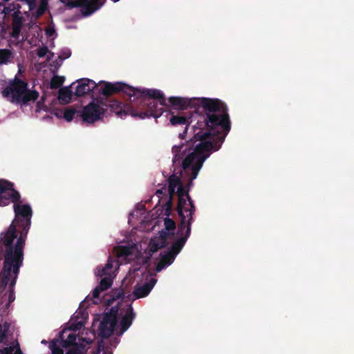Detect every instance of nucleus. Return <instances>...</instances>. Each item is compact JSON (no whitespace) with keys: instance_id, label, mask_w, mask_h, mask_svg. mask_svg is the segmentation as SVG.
I'll return each mask as SVG.
<instances>
[{"instance_id":"9","label":"nucleus","mask_w":354,"mask_h":354,"mask_svg":"<svg viewBox=\"0 0 354 354\" xmlns=\"http://www.w3.org/2000/svg\"><path fill=\"white\" fill-rule=\"evenodd\" d=\"M140 106H142L140 104ZM106 106L105 109L109 108L112 112L115 113L120 118H123L127 115H131L133 117H138L141 113V111H145L147 110V107L143 108L141 106V109L138 113L136 110L133 109V108L123 104L116 100L107 101L104 99V107Z\"/></svg>"},{"instance_id":"37","label":"nucleus","mask_w":354,"mask_h":354,"mask_svg":"<svg viewBox=\"0 0 354 354\" xmlns=\"http://www.w3.org/2000/svg\"><path fill=\"white\" fill-rule=\"evenodd\" d=\"M28 5L29 12H32L36 8V0H16Z\"/></svg>"},{"instance_id":"14","label":"nucleus","mask_w":354,"mask_h":354,"mask_svg":"<svg viewBox=\"0 0 354 354\" xmlns=\"http://www.w3.org/2000/svg\"><path fill=\"white\" fill-rule=\"evenodd\" d=\"M169 238V233L162 230L160 232L159 237L152 239L149 243L150 252L154 253L159 249L165 248L168 245L167 239Z\"/></svg>"},{"instance_id":"1","label":"nucleus","mask_w":354,"mask_h":354,"mask_svg":"<svg viewBox=\"0 0 354 354\" xmlns=\"http://www.w3.org/2000/svg\"><path fill=\"white\" fill-rule=\"evenodd\" d=\"M15 218L5 232L0 234V305L8 309L15 299V286L23 266L24 249L31 225L32 210L21 199L13 205Z\"/></svg>"},{"instance_id":"5","label":"nucleus","mask_w":354,"mask_h":354,"mask_svg":"<svg viewBox=\"0 0 354 354\" xmlns=\"http://www.w3.org/2000/svg\"><path fill=\"white\" fill-rule=\"evenodd\" d=\"M207 156H203L198 159L196 164L192 169V172H189V174H184L183 180H185L186 177H187V181L186 182L185 185L183 183L176 189V194L178 196L176 210L182 209V207L185 204V199L187 200L188 205H191L192 209L194 208V201L189 196V192L191 187L193 186V180L196 178L199 171L203 167V162L207 159Z\"/></svg>"},{"instance_id":"51","label":"nucleus","mask_w":354,"mask_h":354,"mask_svg":"<svg viewBox=\"0 0 354 354\" xmlns=\"http://www.w3.org/2000/svg\"><path fill=\"white\" fill-rule=\"evenodd\" d=\"M46 342V340H43V341L41 342V343H42V344H45Z\"/></svg>"},{"instance_id":"46","label":"nucleus","mask_w":354,"mask_h":354,"mask_svg":"<svg viewBox=\"0 0 354 354\" xmlns=\"http://www.w3.org/2000/svg\"><path fill=\"white\" fill-rule=\"evenodd\" d=\"M10 324H9L8 322H5L2 324V327H3V328L4 331H6V333H8V331L9 330V329H10Z\"/></svg>"},{"instance_id":"10","label":"nucleus","mask_w":354,"mask_h":354,"mask_svg":"<svg viewBox=\"0 0 354 354\" xmlns=\"http://www.w3.org/2000/svg\"><path fill=\"white\" fill-rule=\"evenodd\" d=\"M103 3L102 0H67L65 6L69 9L81 8L82 15L88 16L98 10Z\"/></svg>"},{"instance_id":"43","label":"nucleus","mask_w":354,"mask_h":354,"mask_svg":"<svg viewBox=\"0 0 354 354\" xmlns=\"http://www.w3.org/2000/svg\"><path fill=\"white\" fill-rule=\"evenodd\" d=\"M46 35L48 37H50L52 36L53 34L55 33V30L54 28H48L47 29H46Z\"/></svg>"},{"instance_id":"28","label":"nucleus","mask_w":354,"mask_h":354,"mask_svg":"<svg viewBox=\"0 0 354 354\" xmlns=\"http://www.w3.org/2000/svg\"><path fill=\"white\" fill-rule=\"evenodd\" d=\"M65 77L63 76L54 75L50 82V88L51 89H57L59 88L64 83Z\"/></svg>"},{"instance_id":"49","label":"nucleus","mask_w":354,"mask_h":354,"mask_svg":"<svg viewBox=\"0 0 354 354\" xmlns=\"http://www.w3.org/2000/svg\"><path fill=\"white\" fill-rule=\"evenodd\" d=\"M62 3L66 4V2L67 1L66 0H60Z\"/></svg>"},{"instance_id":"33","label":"nucleus","mask_w":354,"mask_h":354,"mask_svg":"<svg viewBox=\"0 0 354 354\" xmlns=\"http://www.w3.org/2000/svg\"><path fill=\"white\" fill-rule=\"evenodd\" d=\"M118 310L115 307H112L109 313L104 314V316H108L109 319H110L112 322L117 324L118 322Z\"/></svg>"},{"instance_id":"50","label":"nucleus","mask_w":354,"mask_h":354,"mask_svg":"<svg viewBox=\"0 0 354 354\" xmlns=\"http://www.w3.org/2000/svg\"><path fill=\"white\" fill-rule=\"evenodd\" d=\"M24 14L26 15H28L29 12H25Z\"/></svg>"},{"instance_id":"15","label":"nucleus","mask_w":354,"mask_h":354,"mask_svg":"<svg viewBox=\"0 0 354 354\" xmlns=\"http://www.w3.org/2000/svg\"><path fill=\"white\" fill-rule=\"evenodd\" d=\"M116 323L109 319L108 316H104L99 326V335L103 338L109 337L114 331Z\"/></svg>"},{"instance_id":"32","label":"nucleus","mask_w":354,"mask_h":354,"mask_svg":"<svg viewBox=\"0 0 354 354\" xmlns=\"http://www.w3.org/2000/svg\"><path fill=\"white\" fill-rule=\"evenodd\" d=\"M21 6L19 3H10L8 6H5L3 10V12L5 15H10L12 11H20Z\"/></svg>"},{"instance_id":"47","label":"nucleus","mask_w":354,"mask_h":354,"mask_svg":"<svg viewBox=\"0 0 354 354\" xmlns=\"http://www.w3.org/2000/svg\"><path fill=\"white\" fill-rule=\"evenodd\" d=\"M123 291L119 290L115 296H113V299H120L123 296Z\"/></svg>"},{"instance_id":"4","label":"nucleus","mask_w":354,"mask_h":354,"mask_svg":"<svg viewBox=\"0 0 354 354\" xmlns=\"http://www.w3.org/2000/svg\"><path fill=\"white\" fill-rule=\"evenodd\" d=\"M101 83L103 84L101 87V93L105 97L111 96L120 92L126 94L130 100L132 97H138L140 100L142 106L143 108H148L147 110L141 111L139 115V118L140 119L151 117L156 119L163 113V106H168L167 100L163 93L160 90L139 89L122 82L111 83L102 82Z\"/></svg>"},{"instance_id":"11","label":"nucleus","mask_w":354,"mask_h":354,"mask_svg":"<svg viewBox=\"0 0 354 354\" xmlns=\"http://www.w3.org/2000/svg\"><path fill=\"white\" fill-rule=\"evenodd\" d=\"M28 88V83L15 77L10 86L6 87L2 91L4 97L11 95L12 102H19V99Z\"/></svg>"},{"instance_id":"22","label":"nucleus","mask_w":354,"mask_h":354,"mask_svg":"<svg viewBox=\"0 0 354 354\" xmlns=\"http://www.w3.org/2000/svg\"><path fill=\"white\" fill-rule=\"evenodd\" d=\"M72 93L70 87L61 88L58 92V99L62 104H68L71 100Z\"/></svg>"},{"instance_id":"18","label":"nucleus","mask_w":354,"mask_h":354,"mask_svg":"<svg viewBox=\"0 0 354 354\" xmlns=\"http://www.w3.org/2000/svg\"><path fill=\"white\" fill-rule=\"evenodd\" d=\"M156 281L155 279H151L149 282L145 283L142 286H135L133 292L135 297L140 299L147 297L154 286Z\"/></svg>"},{"instance_id":"6","label":"nucleus","mask_w":354,"mask_h":354,"mask_svg":"<svg viewBox=\"0 0 354 354\" xmlns=\"http://www.w3.org/2000/svg\"><path fill=\"white\" fill-rule=\"evenodd\" d=\"M107 110L104 107V99L97 98L85 106L80 113V118L86 123L92 124L100 119L101 115Z\"/></svg>"},{"instance_id":"39","label":"nucleus","mask_w":354,"mask_h":354,"mask_svg":"<svg viewBox=\"0 0 354 354\" xmlns=\"http://www.w3.org/2000/svg\"><path fill=\"white\" fill-rule=\"evenodd\" d=\"M168 194L169 196V201H167V206L168 208H171L172 206L173 203V197L176 194V189H171V187H168Z\"/></svg>"},{"instance_id":"40","label":"nucleus","mask_w":354,"mask_h":354,"mask_svg":"<svg viewBox=\"0 0 354 354\" xmlns=\"http://www.w3.org/2000/svg\"><path fill=\"white\" fill-rule=\"evenodd\" d=\"M6 334L7 333H6V331H4V330L2 327V324L0 322V342H3L6 339V337H7Z\"/></svg>"},{"instance_id":"45","label":"nucleus","mask_w":354,"mask_h":354,"mask_svg":"<svg viewBox=\"0 0 354 354\" xmlns=\"http://www.w3.org/2000/svg\"><path fill=\"white\" fill-rule=\"evenodd\" d=\"M66 354H81L80 350L77 348H71L68 350Z\"/></svg>"},{"instance_id":"38","label":"nucleus","mask_w":354,"mask_h":354,"mask_svg":"<svg viewBox=\"0 0 354 354\" xmlns=\"http://www.w3.org/2000/svg\"><path fill=\"white\" fill-rule=\"evenodd\" d=\"M48 52V48L46 46H43L37 49V55L39 57H44Z\"/></svg>"},{"instance_id":"20","label":"nucleus","mask_w":354,"mask_h":354,"mask_svg":"<svg viewBox=\"0 0 354 354\" xmlns=\"http://www.w3.org/2000/svg\"><path fill=\"white\" fill-rule=\"evenodd\" d=\"M190 236V228L188 227L187 232L184 236L179 237L176 241H174L170 248L169 249L174 255H177L183 249L187 240Z\"/></svg>"},{"instance_id":"7","label":"nucleus","mask_w":354,"mask_h":354,"mask_svg":"<svg viewBox=\"0 0 354 354\" xmlns=\"http://www.w3.org/2000/svg\"><path fill=\"white\" fill-rule=\"evenodd\" d=\"M19 192L15 189L14 184L7 180L0 179V206L8 205L10 203L19 202Z\"/></svg>"},{"instance_id":"42","label":"nucleus","mask_w":354,"mask_h":354,"mask_svg":"<svg viewBox=\"0 0 354 354\" xmlns=\"http://www.w3.org/2000/svg\"><path fill=\"white\" fill-rule=\"evenodd\" d=\"M13 349L12 348H5L2 352V354H22L20 350L17 351L15 353H13Z\"/></svg>"},{"instance_id":"3","label":"nucleus","mask_w":354,"mask_h":354,"mask_svg":"<svg viewBox=\"0 0 354 354\" xmlns=\"http://www.w3.org/2000/svg\"><path fill=\"white\" fill-rule=\"evenodd\" d=\"M168 102L174 109H194V112L203 113L192 126L198 129L210 127L215 129L221 127L228 129L231 122L227 104L218 98L198 97L188 100L180 97H170Z\"/></svg>"},{"instance_id":"36","label":"nucleus","mask_w":354,"mask_h":354,"mask_svg":"<svg viewBox=\"0 0 354 354\" xmlns=\"http://www.w3.org/2000/svg\"><path fill=\"white\" fill-rule=\"evenodd\" d=\"M71 51L70 49L68 48H64V49H62L61 51H60V53L58 56V58L61 60V61H63L66 59H68L71 57Z\"/></svg>"},{"instance_id":"16","label":"nucleus","mask_w":354,"mask_h":354,"mask_svg":"<svg viewBox=\"0 0 354 354\" xmlns=\"http://www.w3.org/2000/svg\"><path fill=\"white\" fill-rule=\"evenodd\" d=\"M136 317V314L131 305H129L124 315L120 321V330L117 333L118 335H122L131 326L133 320Z\"/></svg>"},{"instance_id":"48","label":"nucleus","mask_w":354,"mask_h":354,"mask_svg":"<svg viewBox=\"0 0 354 354\" xmlns=\"http://www.w3.org/2000/svg\"><path fill=\"white\" fill-rule=\"evenodd\" d=\"M134 97H135V99H133V101H135V100L136 99L138 101L139 104H140V100L139 98H138V97H136V96ZM140 110H142L141 109V106L139 105V109L137 111L139 113Z\"/></svg>"},{"instance_id":"13","label":"nucleus","mask_w":354,"mask_h":354,"mask_svg":"<svg viewBox=\"0 0 354 354\" xmlns=\"http://www.w3.org/2000/svg\"><path fill=\"white\" fill-rule=\"evenodd\" d=\"M24 19L21 16V11H15L12 14V32L10 33L12 37L19 38L24 26Z\"/></svg>"},{"instance_id":"19","label":"nucleus","mask_w":354,"mask_h":354,"mask_svg":"<svg viewBox=\"0 0 354 354\" xmlns=\"http://www.w3.org/2000/svg\"><path fill=\"white\" fill-rule=\"evenodd\" d=\"M176 255H174L169 250L160 254V260L156 266V270L158 272L161 271L165 267L171 265L175 260Z\"/></svg>"},{"instance_id":"24","label":"nucleus","mask_w":354,"mask_h":354,"mask_svg":"<svg viewBox=\"0 0 354 354\" xmlns=\"http://www.w3.org/2000/svg\"><path fill=\"white\" fill-rule=\"evenodd\" d=\"M164 225H165V232L169 233V236L174 237V230L176 229V223L175 221L169 217H167L164 219Z\"/></svg>"},{"instance_id":"23","label":"nucleus","mask_w":354,"mask_h":354,"mask_svg":"<svg viewBox=\"0 0 354 354\" xmlns=\"http://www.w3.org/2000/svg\"><path fill=\"white\" fill-rule=\"evenodd\" d=\"M48 8V0H40L39 6L34 13L32 12V16L35 19H39L41 17L44 13L46 12Z\"/></svg>"},{"instance_id":"30","label":"nucleus","mask_w":354,"mask_h":354,"mask_svg":"<svg viewBox=\"0 0 354 354\" xmlns=\"http://www.w3.org/2000/svg\"><path fill=\"white\" fill-rule=\"evenodd\" d=\"M80 112L77 111L71 107H68L64 111V118L67 122H71L75 117V114H77V116L80 117Z\"/></svg>"},{"instance_id":"41","label":"nucleus","mask_w":354,"mask_h":354,"mask_svg":"<svg viewBox=\"0 0 354 354\" xmlns=\"http://www.w3.org/2000/svg\"><path fill=\"white\" fill-rule=\"evenodd\" d=\"M103 290L98 286L93 290L92 297L93 299H98L100 294Z\"/></svg>"},{"instance_id":"31","label":"nucleus","mask_w":354,"mask_h":354,"mask_svg":"<svg viewBox=\"0 0 354 354\" xmlns=\"http://www.w3.org/2000/svg\"><path fill=\"white\" fill-rule=\"evenodd\" d=\"M181 211L183 214H185L186 218H189L190 216L191 217H193V215L196 211V207L194 206V208H193L192 211V207L188 205V201L185 199V204L182 207Z\"/></svg>"},{"instance_id":"29","label":"nucleus","mask_w":354,"mask_h":354,"mask_svg":"<svg viewBox=\"0 0 354 354\" xmlns=\"http://www.w3.org/2000/svg\"><path fill=\"white\" fill-rule=\"evenodd\" d=\"M104 276V277L101 279L100 284L98 286L100 288H102L103 291L109 289L113 283L111 275Z\"/></svg>"},{"instance_id":"27","label":"nucleus","mask_w":354,"mask_h":354,"mask_svg":"<svg viewBox=\"0 0 354 354\" xmlns=\"http://www.w3.org/2000/svg\"><path fill=\"white\" fill-rule=\"evenodd\" d=\"M12 57V51L9 49H0V64H8Z\"/></svg>"},{"instance_id":"52","label":"nucleus","mask_w":354,"mask_h":354,"mask_svg":"<svg viewBox=\"0 0 354 354\" xmlns=\"http://www.w3.org/2000/svg\"><path fill=\"white\" fill-rule=\"evenodd\" d=\"M114 2H117L119 0H113Z\"/></svg>"},{"instance_id":"12","label":"nucleus","mask_w":354,"mask_h":354,"mask_svg":"<svg viewBox=\"0 0 354 354\" xmlns=\"http://www.w3.org/2000/svg\"><path fill=\"white\" fill-rule=\"evenodd\" d=\"M77 85L74 94L77 97H82L93 91L97 87V84L88 78H82L76 81Z\"/></svg>"},{"instance_id":"21","label":"nucleus","mask_w":354,"mask_h":354,"mask_svg":"<svg viewBox=\"0 0 354 354\" xmlns=\"http://www.w3.org/2000/svg\"><path fill=\"white\" fill-rule=\"evenodd\" d=\"M39 97V93L35 90H29L27 88L26 91L22 95L21 98L19 99V102L24 104H27L30 102H35Z\"/></svg>"},{"instance_id":"26","label":"nucleus","mask_w":354,"mask_h":354,"mask_svg":"<svg viewBox=\"0 0 354 354\" xmlns=\"http://www.w3.org/2000/svg\"><path fill=\"white\" fill-rule=\"evenodd\" d=\"M183 177L178 176L176 174L171 175L167 181H168V187H171V189H177L180 185L183 184L182 181Z\"/></svg>"},{"instance_id":"44","label":"nucleus","mask_w":354,"mask_h":354,"mask_svg":"<svg viewBox=\"0 0 354 354\" xmlns=\"http://www.w3.org/2000/svg\"><path fill=\"white\" fill-rule=\"evenodd\" d=\"M166 188L165 187H162V189H157L156 192V195L160 198L161 196L163 194L164 192L165 191Z\"/></svg>"},{"instance_id":"35","label":"nucleus","mask_w":354,"mask_h":354,"mask_svg":"<svg viewBox=\"0 0 354 354\" xmlns=\"http://www.w3.org/2000/svg\"><path fill=\"white\" fill-rule=\"evenodd\" d=\"M49 347L52 351V354H64L63 350L57 346L55 340L51 341Z\"/></svg>"},{"instance_id":"8","label":"nucleus","mask_w":354,"mask_h":354,"mask_svg":"<svg viewBox=\"0 0 354 354\" xmlns=\"http://www.w3.org/2000/svg\"><path fill=\"white\" fill-rule=\"evenodd\" d=\"M171 116L169 119V122L172 126L185 127L184 131L180 133L178 136L181 139H185L189 125L195 121L196 122L198 119V115H201L203 113H196V112H194L191 113L189 112L178 113V115H174V113H171Z\"/></svg>"},{"instance_id":"17","label":"nucleus","mask_w":354,"mask_h":354,"mask_svg":"<svg viewBox=\"0 0 354 354\" xmlns=\"http://www.w3.org/2000/svg\"><path fill=\"white\" fill-rule=\"evenodd\" d=\"M177 212L180 218V223L177 229V235L180 237L184 236L185 234L187 232L188 227L191 229V225L194 221V218L190 216L189 218H186L185 214H183L181 210H177Z\"/></svg>"},{"instance_id":"34","label":"nucleus","mask_w":354,"mask_h":354,"mask_svg":"<svg viewBox=\"0 0 354 354\" xmlns=\"http://www.w3.org/2000/svg\"><path fill=\"white\" fill-rule=\"evenodd\" d=\"M76 339V335L75 334L71 333L68 335L67 339L63 341L62 346L66 348L71 345H73L75 344Z\"/></svg>"},{"instance_id":"2","label":"nucleus","mask_w":354,"mask_h":354,"mask_svg":"<svg viewBox=\"0 0 354 354\" xmlns=\"http://www.w3.org/2000/svg\"><path fill=\"white\" fill-rule=\"evenodd\" d=\"M231 129V122L228 129L221 127L210 129V127L198 129L192 126L193 136L185 143L173 146V165L180 166V175L189 174L195 166L198 159L203 156L207 158L213 151H218Z\"/></svg>"},{"instance_id":"25","label":"nucleus","mask_w":354,"mask_h":354,"mask_svg":"<svg viewBox=\"0 0 354 354\" xmlns=\"http://www.w3.org/2000/svg\"><path fill=\"white\" fill-rule=\"evenodd\" d=\"M113 268V263L111 261H108L105 266H98L97 268V275L98 277H103L104 275H111V269Z\"/></svg>"}]
</instances>
